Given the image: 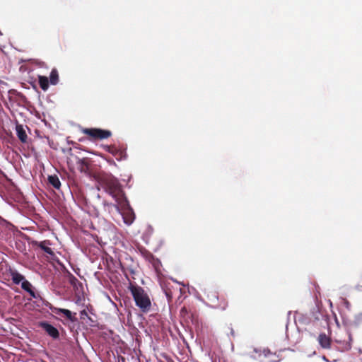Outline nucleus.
<instances>
[{
    "label": "nucleus",
    "mask_w": 362,
    "mask_h": 362,
    "mask_svg": "<svg viewBox=\"0 0 362 362\" xmlns=\"http://www.w3.org/2000/svg\"><path fill=\"white\" fill-rule=\"evenodd\" d=\"M99 182L104 190L109 194L120 206L129 205L122 185L111 174H103L99 177Z\"/></svg>",
    "instance_id": "obj_1"
},
{
    "label": "nucleus",
    "mask_w": 362,
    "mask_h": 362,
    "mask_svg": "<svg viewBox=\"0 0 362 362\" xmlns=\"http://www.w3.org/2000/svg\"><path fill=\"white\" fill-rule=\"evenodd\" d=\"M129 289L135 301V304L143 313H147L151 310V301L144 289L138 286L130 284Z\"/></svg>",
    "instance_id": "obj_2"
},
{
    "label": "nucleus",
    "mask_w": 362,
    "mask_h": 362,
    "mask_svg": "<svg viewBox=\"0 0 362 362\" xmlns=\"http://www.w3.org/2000/svg\"><path fill=\"white\" fill-rule=\"evenodd\" d=\"M81 132L88 136L89 139L92 141L103 140L112 136L110 130L102 129L99 128H82Z\"/></svg>",
    "instance_id": "obj_3"
},
{
    "label": "nucleus",
    "mask_w": 362,
    "mask_h": 362,
    "mask_svg": "<svg viewBox=\"0 0 362 362\" xmlns=\"http://www.w3.org/2000/svg\"><path fill=\"white\" fill-rule=\"evenodd\" d=\"M39 327L42 328L45 332L52 337L54 339H57L59 337V332L58 329L52 326L47 322H40Z\"/></svg>",
    "instance_id": "obj_4"
},
{
    "label": "nucleus",
    "mask_w": 362,
    "mask_h": 362,
    "mask_svg": "<svg viewBox=\"0 0 362 362\" xmlns=\"http://www.w3.org/2000/svg\"><path fill=\"white\" fill-rule=\"evenodd\" d=\"M121 207L124 209L122 216L124 223L127 225L132 224L135 219V214L133 209L130 207L129 204Z\"/></svg>",
    "instance_id": "obj_5"
},
{
    "label": "nucleus",
    "mask_w": 362,
    "mask_h": 362,
    "mask_svg": "<svg viewBox=\"0 0 362 362\" xmlns=\"http://www.w3.org/2000/svg\"><path fill=\"white\" fill-rule=\"evenodd\" d=\"M347 339L344 340H335L336 348L340 351H349L351 348L352 338L350 334H347Z\"/></svg>",
    "instance_id": "obj_6"
},
{
    "label": "nucleus",
    "mask_w": 362,
    "mask_h": 362,
    "mask_svg": "<svg viewBox=\"0 0 362 362\" xmlns=\"http://www.w3.org/2000/svg\"><path fill=\"white\" fill-rule=\"evenodd\" d=\"M52 311L56 315L63 314L68 320H69L70 321H71L73 322L77 321V318L75 317L76 313H74L73 315L72 313L69 310L64 309V308H54L52 310Z\"/></svg>",
    "instance_id": "obj_7"
},
{
    "label": "nucleus",
    "mask_w": 362,
    "mask_h": 362,
    "mask_svg": "<svg viewBox=\"0 0 362 362\" xmlns=\"http://www.w3.org/2000/svg\"><path fill=\"white\" fill-rule=\"evenodd\" d=\"M16 134H17L18 139L22 143H26L27 140H28V136H27V134H26L25 130L24 129L23 125L17 124L16 127Z\"/></svg>",
    "instance_id": "obj_8"
},
{
    "label": "nucleus",
    "mask_w": 362,
    "mask_h": 362,
    "mask_svg": "<svg viewBox=\"0 0 362 362\" xmlns=\"http://www.w3.org/2000/svg\"><path fill=\"white\" fill-rule=\"evenodd\" d=\"M76 164L78 165V169L80 170L81 173H87L89 171L88 158H78Z\"/></svg>",
    "instance_id": "obj_9"
},
{
    "label": "nucleus",
    "mask_w": 362,
    "mask_h": 362,
    "mask_svg": "<svg viewBox=\"0 0 362 362\" xmlns=\"http://www.w3.org/2000/svg\"><path fill=\"white\" fill-rule=\"evenodd\" d=\"M318 341L320 346L324 349H328L330 346L331 340L325 333H322L318 337Z\"/></svg>",
    "instance_id": "obj_10"
},
{
    "label": "nucleus",
    "mask_w": 362,
    "mask_h": 362,
    "mask_svg": "<svg viewBox=\"0 0 362 362\" xmlns=\"http://www.w3.org/2000/svg\"><path fill=\"white\" fill-rule=\"evenodd\" d=\"M36 244L45 253L50 255H54V252H53L52 248H50L49 247L47 246V245L50 244L49 240H45L42 242L37 243Z\"/></svg>",
    "instance_id": "obj_11"
},
{
    "label": "nucleus",
    "mask_w": 362,
    "mask_h": 362,
    "mask_svg": "<svg viewBox=\"0 0 362 362\" xmlns=\"http://www.w3.org/2000/svg\"><path fill=\"white\" fill-rule=\"evenodd\" d=\"M38 83L40 87L44 91H46L49 88V79L45 76H38Z\"/></svg>",
    "instance_id": "obj_12"
},
{
    "label": "nucleus",
    "mask_w": 362,
    "mask_h": 362,
    "mask_svg": "<svg viewBox=\"0 0 362 362\" xmlns=\"http://www.w3.org/2000/svg\"><path fill=\"white\" fill-rule=\"evenodd\" d=\"M59 73L57 69H52L49 75V83L52 85H57L59 83Z\"/></svg>",
    "instance_id": "obj_13"
},
{
    "label": "nucleus",
    "mask_w": 362,
    "mask_h": 362,
    "mask_svg": "<svg viewBox=\"0 0 362 362\" xmlns=\"http://www.w3.org/2000/svg\"><path fill=\"white\" fill-rule=\"evenodd\" d=\"M49 183L52 185L55 189H59L61 182L59 177L57 175H49L48 177Z\"/></svg>",
    "instance_id": "obj_14"
},
{
    "label": "nucleus",
    "mask_w": 362,
    "mask_h": 362,
    "mask_svg": "<svg viewBox=\"0 0 362 362\" xmlns=\"http://www.w3.org/2000/svg\"><path fill=\"white\" fill-rule=\"evenodd\" d=\"M11 279L15 284H19L21 281H24L25 277L17 272H12Z\"/></svg>",
    "instance_id": "obj_15"
},
{
    "label": "nucleus",
    "mask_w": 362,
    "mask_h": 362,
    "mask_svg": "<svg viewBox=\"0 0 362 362\" xmlns=\"http://www.w3.org/2000/svg\"><path fill=\"white\" fill-rule=\"evenodd\" d=\"M162 288H163V290L168 300L169 301L171 300L173 298V292L172 289L170 288V284L164 283L162 285Z\"/></svg>",
    "instance_id": "obj_16"
},
{
    "label": "nucleus",
    "mask_w": 362,
    "mask_h": 362,
    "mask_svg": "<svg viewBox=\"0 0 362 362\" xmlns=\"http://www.w3.org/2000/svg\"><path fill=\"white\" fill-rule=\"evenodd\" d=\"M21 288L28 292L32 296L35 297V293L32 289V285L28 281L24 280L21 284Z\"/></svg>",
    "instance_id": "obj_17"
},
{
    "label": "nucleus",
    "mask_w": 362,
    "mask_h": 362,
    "mask_svg": "<svg viewBox=\"0 0 362 362\" xmlns=\"http://www.w3.org/2000/svg\"><path fill=\"white\" fill-rule=\"evenodd\" d=\"M69 283L74 288H77L78 286H81V283L73 274H70V276H69Z\"/></svg>",
    "instance_id": "obj_18"
},
{
    "label": "nucleus",
    "mask_w": 362,
    "mask_h": 362,
    "mask_svg": "<svg viewBox=\"0 0 362 362\" xmlns=\"http://www.w3.org/2000/svg\"><path fill=\"white\" fill-rule=\"evenodd\" d=\"M105 149L108 153L113 155L115 157H117V148L115 146H105Z\"/></svg>",
    "instance_id": "obj_19"
},
{
    "label": "nucleus",
    "mask_w": 362,
    "mask_h": 362,
    "mask_svg": "<svg viewBox=\"0 0 362 362\" xmlns=\"http://www.w3.org/2000/svg\"><path fill=\"white\" fill-rule=\"evenodd\" d=\"M226 329H227L226 333L228 335H230L233 338L235 337L236 334H235V330L232 326V324L227 325Z\"/></svg>",
    "instance_id": "obj_20"
},
{
    "label": "nucleus",
    "mask_w": 362,
    "mask_h": 362,
    "mask_svg": "<svg viewBox=\"0 0 362 362\" xmlns=\"http://www.w3.org/2000/svg\"><path fill=\"white\" fill-rule=\"evenodd\" d=\"M117 160H122L127 158V154L124 151L117 150V157H115Z\"/></svg>",
    "instance_id": "obj_21"
},
{
    "label": "nucleus",
    "mask_w": 362,
    "mask_h": 362,
    "mask_svg": "<svg viewBox=\"0 0 362 362\" xmlns=\"http://www.w3.org/2000/svg\"><path fill=\"white\" fill-rule=\"evenodd\" d=\"M86 317L90 319V317L88 316V314L86 310H83L80 312V318L81 320H85Z\"/></svg>",
    "instance_id": "obj_22"
},
{
    "label": "nucleus",
    "mask_w": 362,
    "mask_h": 362,
    "mask_svg": "<svg viewBox=\"0 0 362 362\" xmlns=\"http://www.w3.org/2000/svg\"><path fill=\"white\" fill-rule=\"evenodd\" d=\"M227 305H228V303H225L224 305L221 307V309L225 310L226 308L227 307Z\"/></svg>",
    "instance_id": "obj_23"
},
{
    "label": "nucleus",
    "mask_w": 362,
    "mask_h": 362,
    "mask_svg": "<svg viewBox=\"0 0 362 362\" xmlns=\"http://www.w3.org/2000/svg\"><path fill=\"white\" fill-rule=\"evenodd\" d=\"M212 296L215 298H217V296H216V292H212Z\"/></svg>",
    "instance_id": "obj_24"
},
{
    "label": "nucleus",
    "mask_w": 362,
    "mask_h": 362,
    "mask_svg": "<svg viewBox=\"0 0 362 362\" xmlns=\"http://www.w3.org/2000/svg\"><path fill=\"white\" fill-rule=\"evenodd\" d=\"M185 310H186L185 308H182L181 312H183V311H185Z\"/></svg>",
    "instance_id": "obj_25"
}]
</instances>
